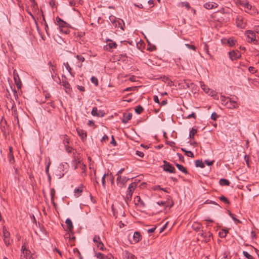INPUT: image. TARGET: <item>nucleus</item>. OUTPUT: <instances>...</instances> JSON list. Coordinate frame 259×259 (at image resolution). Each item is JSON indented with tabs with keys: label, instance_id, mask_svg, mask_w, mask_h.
<instances>
[{
	"label": "nucleus",
	"instance_id": "16",
	"mask_svg": "<svg viewBox=\"0 0 259 259\" xmlns=\"http://www.w3.org/2000/svg\"><path fill=\"white\" fill-rule=\"evenodd\" d=\"M9 153L8 154V157H9V162L11 163H13L14 162L15 160H14V155L13 154V148L11 146H10L9 148Z\"/></svg>",
	"mask_w": 259,
	"mask_h": 259
},
{
	"label": "nucleus",
	"instance_id": "35",
	"mask_svg": "<svg viewBox=\"0 0 259 259\" xmlns=\"http://www.w3.org/2000/svg\"><path fill=\"white\" fill-rule=\"evenodd\" d=\"M134 178H128L126 177H123L122 178V181H121V187H122L124 186L125 184L127 182V181L130 179H133Z\"/></svg>",
	"mask_w": 259,
	"mask_h": 259
},
{
	"label": "nucleus",
	"instance_id": "30",
	"mask_svg": "<svg viewBox=\"0 0 259 259\" xmlns=\"http://www.w3.org/2000/svg\"><path fill=\"white\" fill-rule=\"evenodd\" d=\"M182 151L185 153V155H186L188 157H194V155L193 152L191 151H187L185 148H182Z\"/></svg>",
	"mask_w": 259,
	"mask_h": 259
},
{
	"label": "nucleus",
	"instance_id": "41",
	"mask_svg": "<svg viewBox=\"0 0 259 259\" xmlns=\"http://www.w3.org/2000/svg\"><path fill=\"white\" fill-rule=\"evenodd\" d=\"M248 3L249 2L247 0H243L240 2V5L244 8L246 7V6H248Z\"/></svg>",
	"mask_w": 259,
	"mask_h": 259
},
{
	"label": "nucleus",
	"instance_id": "59",
	"mask_svg": "<svg viewBox=\"0 0 259 259\" xmlns=\"http://www.w3.org/2000/svg\"><path fill=\"white\" fill-rule=\"evenodd\" d=\"M73 162H74L75 164L74 166V169H76V168H77V163H80V162L79 160L75 159L73 161Z\"/></svg>",
	"mask_w": 259,
	"mask_h": 259
},
{
	"label": "nucleus",
	"instance_id": "4",
	"mask_svg": "<svg viewBox=\"0 0 259 259\" xmlns=\"http://www.w3.org/2000/svg\"><path fill=\"white\" fill-rule=\"evenodd\" d=\"M245 35L248 38V42L250 43L253 42L254 44H257V40L256 39L255 33L252 30H246Z\"/></svg>",
	"mask_w": 259,
	"mask_h": 259
},
{
	"label": "nucleus",
	"instance_id": "56",
	"mask_svg": "<svg viewBox=\"0 0 259 259\" xmlns=\"http://www.w3.org/2000/svg\"><path fill=\"white\" fill-rule=\"evenodd\" d=\"M73 252L76 255H78L80 257V253L77 248H75L73 249ZM81 259V257H80Z\"/></svg>",
	"mask_w": 259,
	"mask_h": 259
},
{
	"label": "nucleus",
	"instance_id": "18",
	"mask_svg": "<svg viewBox=\"0 0 259 259\" xmlns=\"http://www.w3.org/2000/svg\"><path fill=\"white\" fill-rule=\"evenodd\" d=\"M65 223L67 226V230L68 232H71L72 231L73 226L71 220L70 219H67L65 221Z\"/></svg>",
	"mask_w": 259,
	"mask_h": 259
},
{
	"label": "nucleus",
	"instance_id": "36",
	"mask_svg": "<svg viewBox=\"0 0 259 259\" xmlns=\"http://www.w3.org/2000/svg\"><path fill=\"white\" fill-rule=\"evenodd\" d=\"M144 110L143 108L141 105H138L135 109V112L138 114H141Z\"/></svg>",
	"mask_w": 259,
	"mask_h": 259
},
{
	"label": "nucleus",
	"instance_id": "46",
	"mask_svg": "<svg viewBox=\"0 0 259 259\" xmlns=\"http://www.w3.org/2000/svg\"><path fill=\"white\" fill-rule=\"evenodd\" d=\"M201 87L202 89L206 93H208L209 91V88H208L205 84H201Z\"/></svg>",
	"mask_w": 259,
	"mask_h": 259
},
{
	"label": "nucleus",
	"instance_id": "43",
	"mask_svg": "<svg viewBox=\"0 0 259 259\" xmlns=\"http://www.w3.org/2000/svg\"><path fill=\"white\" fill-rule=\"evenodd\" d=\"M96 245H97V247L99 249L102 250H104V244H103V243H102V242L101 241L100 242H99L98 243H97Z\"/></svg>",
	"mask_w": 259,
	"mask_h": 259
},
{
	"label": "nucleus",
	"instance_id": "47",
	"mask_svg": "<svg viewBox=\"0 0 259 259\" xmlns=\"http://www.w3.org/2000/svg\"><path fill=\"white\" fill-rule=\"evenodd\" d=\"M108 174H105L102 177V185H103V187L104 188H105V186H106V184H105V177L106 176V175H107Z\"/></svg>",
	"mask_w": 259,
	"mask_h": 259
},
{
	"label": "nucleus",
	"instance_id": "26",
	"mask_svg": "<svg viewBox=\"0 0 259 259\" xmlns=\"http://www.w3.org/2000/svg\"><path fill=\"white\" fill-rule=\"evenodd\" d=\"M219 183L221 186H229L230 182L227 179H221L219 181Z\"/></svg>",
	"mask_w": 259,
	"mask_h": 259
},
{
	"label": "nucleus",
	"instance_id": "51",
	"mask_svg": "<svg viewBox=\"0 0 259 259\" xmlns=\"http://www.w3.org/2000/svg\"><path fill=\"white\" fill-rule=\"evenodd\" d=\"M76 57L78 60L81 62L84 61V58L82 55H77Z\"/></svg>",
	"mask_w": 259,
	"mask_h": 259
},
{
	"label": "nucleus",
	"instance_id": "45",
	"mask_svg": "<svg viewBox=\"0 0 259 259\" xmlns=\"http://www.w3.org/2000/svg\"><path fill=\"white\" fill-rule=\"evenodd\" d=\"M64 65H65V67L66 68V69L68 71V72L71 74V70H72V68L69 66V65L68 64V62H66V63H64Z\"/></svg>",
	"mask_w": 259,
	"mask_h": 259
},
{
	"label": "nucleus",
	"instance_id": "38",
	"mask_svg": "<svg viewBox=\"0 0 259 259\" xmlns=\"http://www.w3.org/2000/svg\"><path fill=\"white\" fill-rule=\"evenodd\" d=\"M116 176H117V179H116L117 184V185H119V186L120 187L121 186V181H122V177H121L120 175H118L116 174Z\"/></svg>",
	"mask_w": 259,
	"mask_h": 259
},
{
	"label": "nucleus",
	"instance_id": "62",
	"mask_svg": "<svg viewBox=\"0 0 259 259\" xmlns=\"http://www.w3.org/2000/svg\"><path fill=\"white\" fill-rule=\"evenodd\" d=\"M177 155L179 157V159L182 161H184V156L181 154H180V153H177Z\"/></svg>",
	"mask_w": 259,
	"mask_h": 259
},
{
	"label": "nucleus",
	"instance_id": "24",
	"mask_svg": "<svg viewBox=\"0 0 259 259\" xmlns=\"http://www.w3.org/2000/svg\"><path fill=\"white\" fill-rule=\"evenodd\" d=\"M95 256H96L98 259H107L108 258L107 256L101 252H96Z\"/></svg>",
	"mask_w": 259,
	"mask_h": 259
},
{
	"label": "nucleus",
	"instance_id": "64",
	"mask_svg": "<svg viewBox=\"0 0 259 259\" xmlns=\"http://www.w3.org/2000/svg\"><path fill=\"white\" fill-rule=\"evenodd\" d=\"M77 88L78 90H79L81 92H83L85 91V89L83 87L77 85Z\"/></svg>",
	"mask_w": 259,
	"mask_h": 259
},
{
	"label": "nucleus",
	"instance_id": "61",
	"mask_svg": "<svg viewBox=\"0 0 259 259\" xmlns=\"http://www.w3.org/2000/svg\"><path fill=\"white\" fill-rule=\"evenodd\" d=\"M56 175L58 177L59 179H60L64 176V174L61 172V171H59V174H56Z\"/></svg>",
	"mask_w": 259,
	"mask_h": 259
},
{
	"label": "nucleus",
	"instance_id": "10",
	"mask_svg": "<svg viewBox=\"0 0 259 259\" xmlns=\"http://www.w3.org/2000/svg\"><path fill=\"white\" fill-rule=\"evenodd\" d=\"M229 57L231 60H235L241 57V54L238 50H233L228 53Z\"/></svg>",
	"mask_w": 259,
	"mask_h": 259
},
{
	"label": "nucleus",
	"instance_id": "13",
	"mask_svg": "<svg viewBox=\"0 0 259 259\" xmlns=\"http://www.w3.org/2000/svg\"><path fill=\"white\" fill-rule=\"evenodd\" d=\"M245 9V11L251 15L255 14L256 12V10L252 7L251 5L248 3V6H246L244 8Z\"/></svg>",
	"mask_w": 259,
	"mask_h": 259
},
{
	"label": "nucleus",
	"instance_id": "31",
	"mask_svg": "<svg viewBox=\"0 0 259 259\" xmlns=\"http://www.w3.org/2000/svg\"><path fill=\"white\" fill-rule=\"evenodd\" d=\"M193 229L196 231H199L202 228V225L199 223L194 224L193 225Z\"/></svg>",
	"mask_w": 259,
	"mask_h": 259
},
{
	"label": "nucleus",
	"instance_id": "54",
	"mask_svg": "<svg viewBox=\"0 0 259 259\" xmlns=\"http://www.w3.org/2000/svg\"><path fill=\"white\" fill-rule=\"evenodd\" d=\"M191 117H193L194 119L196 118V116L195 113L194 112H192L191 114H190L187 116V118H190Z\"/></svg>",
	"mask_w": 259,
	"mask_h": 259
},
{
	"label": "nucleus",
	"instance_id": "52",
	"mask_svg": "<svg viewBox=\"0 0 259 259\" xmlns=\"http://www.w3.org/2000/svg\"><path fill=\"white\" fill-rule=\"evenodd\" d=\"M185 45L189 49H192L194 51H195L196 50V47L193 45H190L189 44H186Z\"/></svg>",
	"mask_w": 259,
	"mask_h": 259
},
{
	"label": "nucleus",
	"instance_id": "37",
	"mask_svg": "<svg viewBox=\"0 0 259 259\" xmlns=\"http://www.w3.org/2000/svg\"><path fill=\"white\" fill-rule=\"evenodd\" d=\"M243 254L247 259H254V258L252 255H251L249 253H248L246 251H243Z\"/></svg>",
	"mask_w": 259,
	"mask_h": 259
},
{
	"label": "nucleus",
	"instance_id": "60",
	"mask_svg": "<svg viewBox=\"0 0 259 259\" xmlns=\"http://www.w3.org/2000/svg\"><path fill=\"white\" fill-rule=\"evenodd\" d=\"M153 100L155 102L158 103V104H160V102L159 101V99H158V97L157 96H154L153 97Z\"/></svg>",
	"mask_w": 259,
	"mask_h": 259
},
{
	"label": "nucleus",
	"instance_id": "1",
	"mask_svg": "<svg viewBox=\"0 0 259 259\" xmlns=\"http://www.w3.org/2000/svg\"><path fill=\"white\" fill-rule=\"evenodd\" d=\"M21 253L20 259H34L36 256L32 253L28 249V244L26 242H24L21 248Z\"/></svg>",
	"mask_w": 259,
	"mask_h": 259
},
{
	"label": "nucleus",
	"instance_id": "12",
	"mask_svg": "<svg viewBox=\"0 0 259 259\" xmlns=\"http://www.w3.org/2000/svg\"><path fill=\"white\" fill-rule=\"evenodd\" d=\"M56 21L57 23V24L59 25L60 28H66L68 27L69 25L67 22L61 19L59 17H56Z\"/></svg>",
	"mask_w": 259,
	"mask_h": 259
},
{
	"label": "nucleus",
	"instance_id": "22",
	"mask_svg": "<svg viewBox=\"0 0 259 259\" xmlns=\"http://www.w3.org/2000/svg\"><path fill=\"white\" fill-rule=\"evenodd\" d=\"M63 85L64 88L65 92L67 94H70L71 89L70 88V84L67 81H63Z\"/></svg>",
	"mask_w": 259,
	"mask_h": 259
},
{
	"label": "nucleus",
	"instance_id": "3",
	"mask_svg": "<svg viewBox=\"0 0 259 259\" xmlns=\"http://www.w3.org/2000/svg\"><path fill=\"white\" fill-rule=\"evenodd\" d=\"M137 187V184L136 183H132L128 186L127 190L126 195L125 198V200L126 202L130 201L132 199L133 192Z\"/></svg>",
	"mask_w": 259,
	"mask_h": 259
},
{
	"label": "nucleus",
	"instance_id": "34",
	"mask_svg": "<svg viewBox=\"0 0 259 259\" xmlns=\"http://www.w3.org/2000/svg\"><path fill=\"white\" fill-rule=\"evenodd\" d=\"M197 129L194 128L193 127L192 128V130H191V131L190 132L189 138L190 139H194V135L197 133Z\"/></svg>",
	"mask_w": 259,
	"mask_h": 259
},
{
	"label": "nucleus",
	"instance_id": "9",
	"mask_svg": "<svg viewBox=\"0 0 259 259\" xmlns=\"http://www.w3.org/2000/svg\"><path fill=\"white\" fill-rule=\"evenodd\" d=\"M225 106L231 109H237L238 107V103L232 100L231 98H229L228 102L226 103Z\"/></svg>",
	"mask_w": 259,
	"mask_h": 259
},
{
	"label": "nucleus",
	"instance_id": "57",
	"mask_svg": "<svg viewBox=\"0 0 259 259\" xmlns=\"http://www.w3.org/2000/svg\"><path fill=\"white\" fill-rule=\"evenodd\" d=\"M109 139V138L107 136V135H104L102 139H101V142H106L107 141H108Z\"/></svg>",
	"mask_w": 259,
	"mask_h": 259
},
{
	"label": "nucleus",
	"instance_id": "49",
	"mask_svg": "<svg viewBox=\"0 0 259 259\" xmlns=\"http://www.w3.org/2000/svg\"><path fill=\"white\" fill-rule=\"evenodd\" d=\"M218 117V115L215 112H213L212 113V114L211 115V118L212 120H216Z\"/></svg>",
	"mask_w": 259,
	"mask_h": 259
},
{
	"label": "nucleus",
	"instance_id": "55",
	"mask_svg": "<svg viewBox=\"0 0 259 259\" xmlns=\"http://www.w3.org/2000/svg\"><path fill=\"white\" fill-rule=\"evenodd\" d=\"M88 125L89 126H94L95 127H96V125L95 124V122L93 120H90L88 121Z\"/></svg>",
	"mask_w": 259,
	"mask_h": 259
},
{
	"label": "nucleus",
	"instance_id": "25",
	"mask_svg": "<svg viewBox=\"0 0 259 259\" xmlns=\"http://www.w3.org/2000/svg\"><path fill=\"white\" fill-rule=\"evenodd\" d=\"M176 166L179 169V170L182 171L184 174H188V171L187 170L186 168L184 167L182 165H181L180 164H176Z\"/></svg>",
	"mask_w": 259,
	"mask_h": 259
},
{
	"label": "nucleus",
	"instance_id": "39",
	"mask_svg": "<svg viewBox=\"0 0 259 259\" xmlns=\"http://www.w3.org/2000/svg\"><path fill=\"white\" fill-rule=\"evenodd\" d=\"M91 82L94 83L96 86L98 85V79L95 77L92 76L91 79Z\"/></svg>",
	"mask_w": 259,
	"mask_h": 259
},
{
	"label": "nucleus",
	"instance_id": "19",
	"mask_svg": "<svg viewBox=\"0 0 259 259\" xmlns=\"http://www.w3.org/2000/svg\"><path fill=\"white\" fill-rule=\"evenodd\" d=\"M123 255L127 259H137L136 257L133 254L131 253L127 250L123 252Z\"/></svg>",
	"mask_w": 259,
	"mask_h": 259
},
{
	"label": "nucleus",
	"instance_id": "48",
	"mask_svg": "<svg viewBox=\"0 0 259 259\" xmlns=\"http://www.w3.org/2000/svg\"><path fill=\"white\" fill-rule=\"evenodd\" d=\"M80 168L82 169V173L84 174L83 176H86V173H85V168H86V166H85V165L84 164H81Z\"/></svg>",
	"mask_w": 259,
	"mask_h": 259
},
{
	"label": "nucleus",
	"instance_id": "44",
	"mask_svg": "<svg viewBox=\"0 0 259 259\" xmlns=\"http://www.w3.org/2000/svg\"><path fill=\"white\" fill-rule=\"evenodd\" d=\"M101 239L100 238V237L99 236H97V235H95L93 238V241L96 243V244L97 243H98L99 242H100L101 241Z\"/></svg>",
	"mask_w": 259,
	"mask_h": 259
},
{
	"label": "nucleus",
	"instance_id": "23",
	"mask_svg": "<svg viewBox=\"0 0 259 259\" xmlns=\"http://www.w3.org/2000/svg\"><path fill=\"white\" fill-rule=\"evenodd\" d=\"M108 41H109L110 42L108 44V45L106 46V49L108 50V47H109V49H113L116 48L117 46V45L116 42L113 41L111 40H108Z\"/></svg>",
	"mask_w": 259,
	"mask_h": 259
},
{
	"label": "nucleus",
	"instance_id": "11",
	"mask_svg": "<svg viewBox=\"0 0 259 259\" xmlns=\"http://www.w3.org/2000/svg\"><path fill=\"white\" fill-rule=\"evenodd\" d=\"M91 114L94 116L97 117H103L105 115V112L102 110H98V109L96 107H93L92 111L91 112Z\"/></svg>",
	"mask_w": 259,
	"mask_h": 259
},
{
	"label": "nucleus",
	"instance_id": "27",
	"mask_svg": "<svg viewBox=\"0 0 259 259\" xmlns=\"http://www.w3.org/2000/svg\"><path fill=\"white\" fill-rule=\"evenodd\" d=\"M195 166L196 167H200L201 168H203L205 166L204 163L202 161V160H200L199 159L195 160Z\"/></svg>",
	"mask_w": 259,
	"mask_h": 259
},
{
	"label": "nucleus",
	"instance_id": "33",
	"mask_svg": "<svg viewBox=\"0 0 259 259\" xmlns=\"http://www.w3.org/2000/svg\"><path fill=\"white\" fill-rule=\"evenodd\" d=\"M229 214L232 218V219L234 221V222H235L236 224H241L242 222L240 220H238L235 217V214L231 213L230 212H229Z\"/></svg>",
	"mask_w": 259,
	"mask_h": 259
},
{
	"label": "nucleus",
	"instance_id": "28",
	"mask_svg": "<svg viewBox=\"0 0 259 259\" xmlns=\"http://www.w3.org/2000/svg\"><path fill=\"white\" fill-rule=\"evenodd\" d=\"M228 233V230H227L226 229H222L219 232V236L222 238H225Z\"/></svg>",
	"mask_w": 259,
	"mask_h": 259
},
{
	"label": "nucleus",
	"instance_id": "32",
	"mask_svg": "<svg viewBox=\"0 0 259 259\" xmlns=\"http://www.w3.org/2000/svg\"><path fill=\"white\" fill-rule=\"evenodd\" d=\"M198 235L204 238V241L205 242H208L210 240V239L207 237V235L206 234V233L203 232L199 233Z\"/></svg>",
	"mask_w": 259,
	"mask_h": 259
},
{
	"label": "nucleus",
	"instance_id": "50",
	"mask_svg": "<svg viewBox=\"0 0 259 259\" xmlns=\"http://www.w3.org/2000/svg\"><path fill=\"white\" fill-rule=\"evenodd\" d=\"M136 154L137 155L139 156L140 157H143L144 156V154L143 152L139 151H136Z\"/></svg>",
	"mask_w": 259,
	"mask_h": 259
},
{
	"label": "nucleus",
	"instance_id": "40",
	"mask_svg": "<svg viewBox=\"0 0 259 259\" xmlns=\"http://www.w3.org/2000/svg\"><path fill=\"white\" fill-rule=\"evenodd\" d=\"M220 200H221L222 201L224 202V203H225L226 204L230 203L229 200L224 196H221V197H220Z\"/></svg>",
	"mask_w": 259,
	"mask_h": 259
},
{
	"label": "nucleus",
	"instance_id": "58",
	"mask_svg": "<svg viewBox=\"0 0 259 259\" xmlns=\"http://www.w3.org/2000/svg\"><path fill=\"white\" fill-rule=\"evenodd\" d=\"M55 194V189L54 188L51 189V195L52 199V200H53V199H54V196Z\"/></svg>",
	"mask_w": 259,
	"mask_h": 259
},
{
	"label": "nucleus",
	"instance_id": "7",
	"mask_svg": "<svg viewBox=\"0 0 259 259\" xmlns=\"http://www.w3.org/2000/svg\"><path fill=\"white\" fill-rule=\"evenodd\" d=\"M236 23L237 26L241 29H243L246 27V23L244 19L240 16H238L236 19Z\"/></svg>",
	"mask_w": 259,
	"mask_h": 259
},
{
	"label": "nucleus",
	"instance_id": "20",
	"mask_svg": "<svg viewBox=\"0 0 259 259\" xmlns=\"http://www.w3.org/2000/svg\"><path fill=\"white\" fill-rule=\"evenodd\" d=\"M78 136L82 139L85 140L87 137V134L83 130L80 128L76 129Z\"/></svg>",
	"mask_w": 259,
	"mask_h": 259
},
{
	"label": "nucleus",
	"instance_id": "14",
	"mask_svg": "<svg viewBox=\"0 0 259 259\" xmlns=\"http://www.w3.org/2000/svg\"><path fill=\"white\" fill-rule=\"evenodd\" d=\"M218 6V5L213 2L206 3L204 5V7L207 9H212L213 8H216Z\"/></svg>",
	"mask_w": 259,
	"mask_h": 259
},
{
	"label": "nucleus",
	"instance_id": "5",
	"mask_svg": "<svg viewBox=\"0 0 259 259\" xmlns=\"http://www.w3.org/2000/svg\"><path fill=\"white\" fill-rule=\"evenodd\" d=\"M3 233L4 243L7 246H9L12 242L10 238V233L4 227L3 228Z\"/></svg>",
	"mask_w": 259,
	"mask_h": 259
},
{
	"label": "nucleus",
	"instance_id": "15",
	"mask_svg": "<svg viewBox=\"0 0 259 259\" xmlns=\"http://www.w3.org/2000/svg\"><path fill=\"white\" fill-rule=\"evenodd\" d=\"M132 117V114L131 113H124L123 116V118L122 119V122L123 123H126L128 122V120H131Z\"/></svg>",
	"mask_w": 259,
	"mask_h": 259
},
{
	"label": "nucleus",
	"instance_id": "29",
	"mask_svg": "<svg viewBox=\"0 0 259 259\" xmlns=\"http://www.w3.org/2000/svg\"><path fill=\"white\" fill-rule=\"evenodd\" d=\"M230 98L226 97L225 96L221 95L220 97V100L223 105H226V103L228 102V101Z\"/></svg>",
	"mask_w": 259,
	"mask_h": 259
},
{
	"label": "nucleus",
	"instance_id": "2",
	"mask_svg": "<svg viewBox=\"0 0 259 259\" xmlns=\"http://www.w3.org/2000/svg\"><path fill=\"white\" fill-rule=\"evenodd\" d=\"M109 19L115 27L120 28L121 29L124 30V23L122 19H117L113 15L109 16Z\"/></svg>",
	"mask_w": 259,
	"mask_h": 259
},
{
	"label": "nucleus",
	"instance_id": "63",
	"mask_svg": "<svg viewBox=\"0 0 259 259\" xmlns=\"http://www.w3.org/2000/svg\"><path fill=\"white\" fill-rule=\"evenodd\" d=\"M205 163L208 165L210 166L213 163V161L205 160Z\"/></svg>",
	"mask_w": 259,
	"mask_h": 259
},
{
	"label": "nucleus",
	"instance_id": "17",
	"mask_svg": "<svg viewBox=\"0 0 259 259\" xmlns=\"http://www.w3.org/2000/svg\"><path fill=\"white\" fill-rule=\"evenodd\" d=\"M141 239V235L138 232H135L133 235V240L134 242L133 243H137Z\"/></svg>",
	"mask_w": 259,
	"mask_h": 259
},
{
	"label": "nucleus",
	"instance_id": "6",
	"mask_svg": "<svg viewBox=\"0 0 259 259\" xmlns=\"http://www.w3.org/2000/svg\"><path fill=\"white\" fill-rule=\"evenodd\" d=\"M164 164L161 166L163 167V170L168 172L169 173H175L176 169L175 168L170 164L169 162H167L165 160L163 161Z\"/></svg>",
	"mask_w": 259,
	"mask_h": 259
},
{
	"label": "nucleus",
	"instance_id": "53",
	"mask_svg": "<svg viewBox=\"0 0 259 259\" xmlns=\"http://www.w3.org/2000/svg\"><path fill=\"white\" fill-rule=\"evenodd\" d=\"M78 0H72V1H70L69 2V4L71 6H74L76 5V2ZM79 1H80V0H79ZM78 3L80 4L79 2H78Z\"/></svg>",
	"mask_w": 259,
	"mask_h": 259
},
{
	"label": "nucleus",
	"instance_id": "8",
	"mask_svg": "<svg viewBox=\"0 0 259 259\" xmlns=\"http://www.w3.org/2000/svg\"><path fill=\"white\" fill-rule=\"evenodd\" d=\"M13 77L15 83L17 85V88L19 89H20L22 87V82L19 77V74L16 69L13 71Z\"/></svg>",
	"mask_w": 259,
	"mask_h": 259
},
{
	"label": "nucleus",
	"instance_id": "21",
	"mask_svg": "<svg viewBox=\"0 0 259 259\" xmlns=\"http://www.w3.org/2000/svg\"><path fill=\"white\" fill-rule=\"evenodd\" d=\"M82 191H83V186L82 185H81L78 188H75L74 191V195L75 196V197H78L80 195H81Z\"/></svg>",
	"mask_w": 259,
	"mask_h": 259
},
{
	"label": "nucleus",
	"instance_id": "42",
	"mask_svg": "<svg viewBox=\"0 0 259 259\" xmlns=\"http://www.w3.org/2000/svg\"><path fill=\"white\" fill-rule=\"evenodd\" d=\"M236 41L235 40L231 38H229L227 40L228 44L230 46H233V45H234L235 44Z\"/></svg>",
	"mask_w": 259,
	"mask_h": 259
}]
</instances>
